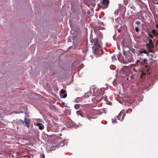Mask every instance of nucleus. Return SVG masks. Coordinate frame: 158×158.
<instances>
[{
  "label": "nucleus",
  "mask_w": 158,
  "mask_h": 158,
  "mask_svg": "<svg viewBox=\"0 0 158 158\" xmlns=\"http://www.w3.org/2000/svg\"><path fill=\"white\" fill-rule=\"evenodd\" d=\"M104 98V100L106 101V100L107 99V97L106 96L104 98Z\"/></svg>",
  "instance_id": "obj_24"
},
{
  "label": "nucleus",
  "mask_w": 158,
  "mask_h": 158,
  "mask_svg": "<svg viewBox=\"0 0 158 158\" xmlns=\"http://www.w3.org/2000/svg\"><path fill=\"white\" fill-rule=\"evenodd\" d=\"M112 121L113 123H117V122H116V120L115 119H112Z\"/></svg>",
  "instance_id": "obj_19"
},
{
  "label": "nucleus",
  "mask_w": 158,
  "mask_h": 158,
  "mask_svg": "<svg viewBox=\"0 0 158 158\" xmlns=\"http://www.w3.org/2000/svg\"><path fill=\"white\" fill-rule=\"evenodd\" d=\"M141 75L140 76V78L142 79H144V77H145V75L146 74V73L142 71H141Z\"/></svg>",
  "instance_id": "obj_8"
},
{
  "label": "nucleus",
  "mask_w": 158,
  "mask_h": 158,
  "mask_svg": "<svg viewBox=\"0 0 158 158\" xmlns=\"http://www.w3.org/2000/svg\"><path fill=\"white\" fill-rule=\"evenodd\" d=\"M148 35L152 39H153L154 37V35L153 34L152 31L151 32H149Z\"/></svg>",
  "instance_id": "obj_9"
},
{
  "label": "nucleus",
  "mask_w": 158,
  "mask_h": 158,
  "mask_svg": "<svg viewBox=\"0 0 158 158\" xmlns=\"http://www.w3.org/2000/svg\"><path fill=\"white\" fill-rule=\"evenodd\" d=\"M152 32L154 36H157V35H158V32L155 30H152Z\"/></svg>",
  "instance_id": "obj_7"
},
{
  "label": "nucleus",
  "mask_w": 158,
  "mask_h": 158,
  "mask_svg": "<svg viewBox=\"0 0 158 158\" xmlns=\"http://www.w3.org/2000/svg\"><path fill=\"white\" fill-rule=\"evenodd\" d=\"M129 6L130 7L131 9H132V7H133V5H129Z\"/></svg>",
  "instance_id": "obj_22"
},
{
  "label": "nucleus",
  "mask_w": 158,
  "mask_h": 158,
  "mask_svg": "<svg viewBox=\"0 0 158 158\" xmlns=\"http://www.w3.org/2000/svg\"><path fill=\"white\" fill-rule=\"evenodd\" d=\"M135 31H136V32H138L139 31V29L138 28V27H136L135 28Z\"/></svg>",
  "instance_id": "obj_18"
},
{
  "label": "nucleus",
  "mask_w": 158,
  "mask_h": 158,
  "mask_svg": "<svg viewBox=\"0 0 158 158\" xmlns=\"http://www.w3.org/2000/svg\"><path fill=\"white\" fill-rule=\"evenodd\" d=\"M67 94H64L63 95V96H62V98H65L66 97H67Z\"/></svg>",
  "instance_id": "obj_17"
},
{
  "label": "nucleus",
  "mask_w": 158,
  "mask_h": 158,
  "mask_svg": "<svg viewBox=\"0 0 158 158\" xmlns=\"http://www.w3.org/2000/svg\"><path fill=\"white\" fill-rule=\"evenodd\" d=\"M123 7H124V8L125 9V7L124 6H123Z\"/></svg>",
  "instance_id": "obj_36"
},
{
  "label": "nucleus",
  "mask_w": 158,
  "mask_h": 158,
  "mask_svg": "<svg viewBox=\"0 0 158 158\" xmlns=\"http://www.w3.org/2000/svg\"><path fill=\"white\" fill-rule=\"evenodd\" d=\"M19 121L21 122L23 124L25 123V126L28 128L30 123V120L29 118H25L24 121L21 119L19 120Z\"/></svg>",
  "instance_id": "obj_4"
},
{
  "label": "nucleus",
  "mask_w": 158,
  "mask_h": 158,
  "mask_svg": "<svg viewBox=\"0 0 158 158\" xmlns=\"http://www.w3.org/2000/svg\"><path fill=\"white\" fill-rule=\"evenodd\" d=\"M59 135H60V136H61L62 135V134H60Z\"/></svg>",
  "instance_id": "obj_33"
},
{
  "label": "nucleus",
  "mask_w": 158,
  "mask_h": 158,
  "mask_svg": "<svg viewBox=\"0 0 158 158\" xmlns=\"http://www.w3.org/2000/svg\"><path fill=\"white\" fill-rule=\"evenodd\" d=\"M157 45H158V40L157 41V43L156 44V46H157Z\"/></svg>",
  "instance_id": "obj_26"
},
{
  "label": "nucleus",
  "mask_w": 158,
  "mask_h": 158,
  "mask_svg": "<svg viewBox=\"0 0 158 158\" xmlns=\"http://www.w3.org/2000/svg\"><path fill=\"white\" fill-rule=\"evenodd\" d=\"M117 30H118V32H121V30L120 29H118Z\"/></svg>",
  "instance_id": "obj_27"
},
{
  "label": "nucleus",
  "mask_w": 158,
  "mask_h": 158,
  "mask_svg": "<svg viewBox=\"0 0 158 158\" xmlns=\"http://www.w3.org/2000/svg\"><path fill=\"white\" fill-rule=\"evenodd\" d=\"M131 71H134L135 72H137L138 71V70L136 69L135 68H132L131 69Z\"/></svg>",
  "instance_id": "obj_15"
},
{
  "label": "nucleus",
  "mask_w": 158,
  "mask_h": 158,
  "mask_svg": "<svg viewBox=\"0 0 158 158\" xmlns=\"http://www.w3.org/2000/svg\"><path fill=\"white\" fill-rule=\"evenodd\" d=\"M77 113L78 114H80L79 113H80V111L79 110H78L77 111Z\"/></svg>",
  "instance_id": "obj_28"
},
{
  "label": "nucleus",
  "mask_w": 158,
  "mask_h": 158,
  "mask_svg": "<svg viewBox=\"0 0 158 158\" xmlns=\"http://www.w3.org/2000/svg\"><path fill=\"white\" fill-rule=\"evenodd\" d=\"M136 23L138 25H139L140 24V22L139 21H137L136 22Z\"/></svg>",
  "instance_id": "obj_21"
},
{
  "label": "nucleus",
  "mask_w": 158,
  "mask_h": 158,
  "mask_svg": "<svg viewBox=\"0 0 158 158\" xmlns=\"http://www.w3.org/2000/svg\"><path fill=\"white\" fill-rule=\"evenodd\" d=\"M124 4L125 5H127V2H126V1H124Z\"/></svg>",
  "instance_id": "obj_23"
},
{
  "label": "nucleus",
  "mask_w": 158,
  "mask_h": 158,
  "mask_svg": "<svg viewBox=\"0 0 158 158\" xmlns=\"http://www.w3.org/2000/svg\"><path fill=\"white\" fill-rule=\"evenodd\" d=\"M42 158H44L45 156L44 155H43L42 156Z\"/></svg>",
  "instance_id": "obj_29"
},
{
  "label": "nucleus",
  "mask_w": 158,
  "mask_h": 158,
  "mask_svg": "<svg viewBox=\"0 0 158 158\" xmlns=\"http://www.w3.org/2000/svg\"><path fill=\"white\" fill-rule=\"evenodd\" d=\"M98 98V96L97 97H96L95 98H93L92 99V100L93 102H95V101L96 100V103H98V102L101 100V99L102 98H100L99 99H97Z\"/></svg>",
  "instance_id": "obj_6"
},
{
  "label": "nucleus",
  "mask_w": 158,
  "mask_h": 158,
  "mask_svg": "<svg viewBox=\"0 0 158 158\" xmlns=\"http://www.w3.org/2000/svg\"><path fill=\"white\" fill-rule=\"evenodd\" d=\"M132 52H134V50H132Z\"/></svg>",
  "instance_id": "obj_32"
},
{
  "label": "nucleus",
  "mask_w": 158,
  "mask_h": 158,
  "mask_svg": "<svg viewBox=\"0 0 158 158\" xmlns=\"http://www.w3.org/2000/svg\"><path fill=\"white\" fill-rule=\"evenodd\" d=\"M156 27L157 28H158V24L156 25Z\"/></svg>",
  "instance_id": "obj_31"
},
{
  "label": "nucleus",
  "mask_w": 158,
  "mask_h": 158,
  "mask_svg": "<svg viewBox=\"0 0 158 158\" xmlns=\"http://www.w3.org/2000/svg\"><path fill=\"white\" fill-rule=\"evenodd\" d=\"M74 107L76 110H78L79 108V105L78 104H76L74 106Z\"/></svg>",
  "instance_id": "obj_10"
},
{
  "label": "nucleus",
  "mask_w": 158,
  "mask_h": 158,
  "mask_svg": "<svg viewBox=\"0 0 158 158\" xmlns=\"http://www.w3.org/2000/svg\"><path fill=\"white\" fill-rule=\"evenodd\" d=\"M87 94H88V95H90L91 94V93L90 92H88L87 93Z\"/></svg>",
  "instance_id": "obj_25"
},
{
  "label": "nucleus",
  "mask_w": 158,
  "mask_h": 158,
  "mask_svg": "<svg viewBox=\"0 0 158 158\" xmlns=\"http://www.w3.org/2000/svg\"><path fill=\"white\" fill-rule=\"evenodd\" d=\"M122 120L123 119V115L122 116Z\"/></svg>",
  "instance_id": "obj_34"
},
{
  "label": "nucleus",
  "mask_w": 158,
  "mask_h": 158,
  "mask_svg": "<svg viewBox=\"0 0 158 158\" xmlns=\"http://www.w3.org/2000/svg\"><path fill=\"white\" fill-rule=\"evenodd\" d=\"M62 143L63 145H64V143Z\"/></svg>",
  "instance_id": "obj_30"
},
{
  "label": "nucleus",
  "mask_w": 158,
  "mask_h": 158,
  "mask_svg": "<svg viewBox=\"0 0 158 158\" xmlns=\"http://www.w3.org/2000/svg\"><path fill=\"white\" fill-rule=\"evenodd\" d=\"M66 92V91L64 89H61L60 91V93L61 94H64Z\"/></svg>",
  "instance_id": "obj_12"
},
{
  "label": "nucleus",
  "mask_w": 158,
  "mask_h": 158,
  "mask_svg": "<svg viewBox=\"0 0 158 158\" xmlns=\"http://www.w3.org/2000/svg\"><path fill=\"white\" fill-rule=\"evenodd\" d=\"M122 117V115L121 114H119L118 116H117V118H118V119L120 120L121 121V120L120 119V118L121 117Z\"/></svg>",
  "instance_id": "obj_16"
},
{
  "label": "nucleus",
  "mask_w": 158,
  "mask_h": 158,
  "mask_svg": "<svg viewBox=\"0 0 158 158\" xmlns=\"http://www.w3.org/2000/svg\"><path fill=\"white\" fill-rule=\"evenodd\" d=\"M123 54L126 57H127L128 54L126 53V52L124 50L123 51Z\"/></svg>",
  "instance_id": "obj_13"
},
{
  "label": "nucleus",
  "mask_w": 158,
  "mask_h": 158,
  "mask_svg": "<svg viewBox=\"0 0 158 158\" xmlns=\"http://www.w3.org/2000/svg\"><path fill=\"white\" fill-rule=\"evenodd\" d=\"M38 128L40 130H43L44 128V125L43 124H42L41 125L39 126Z\"/></svg>",
  "instance_id": "obj_11"
},
{
  "label": "nucleus",
  "mask_w": 158,
  "mask_h": 158,
  "mask_svg": "<svg viewBox=\"0 0 158 158\" xmlns=\"http://www.w3.org/2000/svg\"><path fill=\"white\" fill-rule=\"evenodd\" d=\"M93 89V90L94 91V89Z\"/></svg>",
  "instance_id": "obj_38"
},
{
  "label": "nucleus",
  "mask_w": 158,
  "mask_h": 158,
  "mask_svg": "<svg viewBox=\"0 0 158 158\" xmlns=\"http://www.w3.org/2000/svg\"><path fill=\"white\" fill-rule=\"evenodd\" d=\"M154 46V45L152 43V40L149 39V43L147 44V47L149 50V52H148L145 50L141 49L139 51V54H141L142 53H144L148 55L149 54V52H153V50L152 49V48H153Z\"/></svg>",
  "instance_id": "obj_2"
},
{
  "label": "nucleus",
  "mask_w": 158,
  "mask_h": 158,
  "mask_svg": "<svg viewBox=\"0 0 158 158\" xmlns=\"http://www.w3.org/2000/svg\"><path fill=\"white\" fill-rule=\"evenodd\" d=\"M121 5L120 4H119V6H120Z\"/></svg>",
  "instance_id": "obj_35"
},
{
  "label": "nucleus",
  "mask_w": 158,
  "mask_h": 158,
  "mask_svg": "<svg viewBox=\"0 0 158 158\" xmlns=\"http://www.w3.org/2000/svg\"><path fill=\"white\" fill-rule=\"evenodd\" d=\"M148 60L147 59L143 58L142 59L141 61L140 60H138L135 64V66L137 65H141L142 66H145V68L147 70V73L148 74H150L148 72V66L145 64H146L148 63Z\"/></svg>",
  "instance_id": "obj_3"
},
{
  "label": "nucleus",
  "mask_w": 158,
  "mask_h": 158,
  "mask_svg": "<svg viewBox=\"0 0 158 158\" xmlns=\"http://www.w3.org/2000/svg\"><path fill=\"white\" fill-rule=\"evenodd\" d=\"M91 43H94L93 46L92 47L94 53L98 55H101L102 53V43L97 38H95L91 40Z\"/></svg>",
  "instance_id": "obj_1"
},
{
  "label": "nucleus",
  "mask_w": 158,
  "mask_h": 158,
  "mask_svg": "<svg viewBox=\"0 0 158 158\" xmlns=\"http://www.w3.org/2000/svg\"><path fill=\"white\" fill-rule=\"evenodd\" d=\"M109 3V0H102V7L103 9L107 8Z\"/></svg>",
  "instance_id": "obj_5"
},
{
  "label": "nucleus",
  "mask_w": 158,
  "mask_h": 158,
  "mask_svg": "<svg viewBox=\"0 0 158 158\" xmlns=\"http://www.w3.org/2000/svg\"><path fill=\"white\" fill-rule=\"evenodd\" d=\"M42 124L41 123H37L36 125H35V126H40V125H41Z\"/></svg>",
  "instance_id": "obj_20"
},
{
  "label": "nucleus",
  "mask_w": 158,
  "mask_h": 158,
  "mask_svg": "<svg viewBox=\"0 0 158 158\" xmlns=\"http://www.w3.org/2000/svg\"><path fill=\"white\" fill-rule=\"evenodd\" d=\"M112 59L113 60H115L116 59V57L115 55H114L112 57Z\"/></svg>",
  "instance_id": "obj_14"
},
{
  "label": "nucleus",
  "mask_w": 158,
  "mask_h": 158,
  "mask_svg": "<svg viewBox=\"0 0 158 158\" xmlns=\"http://www.w3.org/2000/svg\"><path fill=\"white\" fill-rule=\"evenodd\" d=\"M156 4H158V2H157V3H156Z\"/></svg>",
  "instance_id": "obj_37"
}]
</instances>
